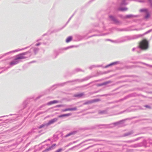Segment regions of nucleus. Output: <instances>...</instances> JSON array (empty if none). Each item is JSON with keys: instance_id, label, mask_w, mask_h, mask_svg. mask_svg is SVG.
Wrapping results in <instances>:
<instances>
[{"instance_id": "obj_1", "label": "nucleus", "mask_w": 152, "mask_h": 152, "mask_svg": "<svg viewBox=\"0 0 152 152\" xmlns=\"http://www.w3.org/2000/svg\"><path fill=\"white\" fill-rule=\"evenodd\" d=\"M148 46V41L145 39H144L140 42L139 47L143 50L147 49Z\"/></svg>"}, {"instance_id": "obj_20", "label": "nucleus", "mask_w": 152, "mask_h": 152, "mask_svg": "<svg viewBox=\"0 0 152 152\" xmlns=\"http://www.w3.org/2000/svg\"><path fill=\"white\" fill-rule=\"evenodd\" d=\"M146 107H148V106H146Z\"/></svg>"}, {"instance_id": "obj_18", "label": "nucleus", "mask_w": 152, "mask_h": 152, "mask_svg": "<svg viewBox=\"0 0 152 152\" xmlns=\"http://www.w3.org/2000/svg\"><path fill=\"white\" fill-rule=\"evenodd\" d=\"M56 145V144H53L51 147H50V148H52L53 147L55 146Z\"/></svg>"}, {"instance_id": "obj_17", "label": "nucleus", "mask_w": 152, "mask_h": 152, "mask_svg": "<svg viewBox=\"0 0 152 152\" xmlns=\"http://www.w3.org/2000/svg\"><path fill=\"white\" fill-rule=\"evenodd\" d=\"M51 148H50V147L49 148L47 149H45V151H48L50 150V149Z\"/></svg>"}, {"instance_id": "obj_8", "label": "nucleus", "mask_w": 152, "mask_h": 152, "mask_svg": "<svg viewBox=\"0 0 152 152\" xmlns=\"http://www.w3.org/2000/svg\"><path fill=\"white\" fill-rule=\"evenodd\" d=\"M76 133V132H72L69 133V134H67L66 135L65 137H67L70 136L72 134H75Z\"/></svg>"}, {"instance_id": "obj_11", "label": "nucleus", "mask_w": 152, "mask_h": 152, "mask_svg": "<svg viewBox=\"0 0 152 152\" xmlns=\"http://www.w3.org/2000/svg\"><path fill=\"white\" fill-rule=\"evenodd\" d=\"M83 95V94H76L75 95V96L77 97H80L82 96Z\"/></svg>"}, {"instance_id": "obj_4", "label": "nucleus", "mask_w": 152, "mask_h": 152, "mask_svg": "<svg viewBox=\"0 0 152 152\" xmlns=\"http://www.w3.org/2000/svg\"><path fill=\"white\" fill-rule=\"evenodd\" d=\"M19 61L15 59L13 61L11 62L10 63V65L11 66H13L17 64L18 63Z\"/></svg>"}, {"instance_id": "obj_5", "label": "nucleus", "mask_w": 152, "mask_h": 152, "mask_svg": "<svg viewBox=\"0 0 152 152\" xmlns=\"http://www.w3.org/2000/svg\"><path fill=\"white\" fill-rule=\"evenodd\" d=\"M26 57H24L23 55H19L17 56L15 58V59L17 60H18L22 59L25 58Z\"/></svg>"}, {"instance_id": "obj_14", "label": "nucleus", "mask_w": 152, "mask_h": 152, "mask_svg": "<svg viewBox=\"0 0 152 152\" xmlns=\"http://www.w3.org/2000/svg\"><path fill=\"white\" fill-rule=\"evenodd\" d=\"M127 10V8H120V10H121V11H126V10Z\"/></svg>"}, {"instance_id": "obj_10", "label": "nucleus", "mask_w": 152, "mask_h": 152, "mask_svg": "<svg viewBox=\"0 0 152 152\" xmlns=\"http://www.w3.org/2000/svg\"><path fill=\"white\" fill-rule=\"evenodd\" d=\"M109 83V82H105L104 83H102V84H99V86H103V85H106L108 83Z\"/></svg>"}, {"instance_id": "obj_16", "label": "nucleus", "mask_w": 152, "mask_h": 152, "mask_svg": "<svg viewBox=\"0 0 152 152\" xmlns=\"http://www.w3.org/2000/svg\"><path fill=\"white\" fill-rule=\"evenodd\" d=\"M116 64V62L113 63H112L110 64H109V66H110V65H113L115 64Z\"/></svg>"}, {"instance_id": "obj_19", "label": "nucleus", "mask_w": 152, "mask_h": 152, "mask_svg": "<svg viewBox=\"0 0 152 152\" xmlns=\"http://www.w3.org/2000/svg\"><path fill=\"white\" fill-rule=\"evenodd\" d=\"M40 45V44H39H39H36V46H38V45Z\"/></svg>"}, {"instance_id": "obj_3", "label": "nucleus", "mask_w": 152, "mask_h": 152, "mask_svg": "<svg viewBox=\"0 0 152 152\" xmlns=\"http://www.w3.org/2000/svg\"><path fill=\"white\" fill-rule=\"evenodd\" d=\"M77 108L76 107H75L73 108H67L65 109L62 110V112H65L68 111H75L76 110H77Z\"/></svg>"}, {"instance_id": "obj_13", "label": "nucleus", "mask_w": 152, "mask_h": 152, "mask_svg": "<svg viewBox=\"0 0 152 152\" xmlns=\"http://www.w3.org/2000/svg\"><path fill=\"white\" fill-rule=\"evenodd\" d=\"M62 150V148H59L56 150L55 152H61Z\"/></svg>"}, {"instance_id": "obj_2", "label": "nucleus", "mask_w": 152, "mask_h": 152, "mask_svg": "<svg viewBox=\"0 0 152 152\" xmlns=\"http://www.w3.org/2000/svg\"><path fill=\"white\" fill-rule=\"evenodd\" d=\"M57 118H55L51 120L49 122L46 124V126H48L51 124H52L54 122H56L57 121Z\"/></svg>"}, {"instance_id": "obj_12", "label": "nucleus", "mask_w": 152, "mask_h": 152, "mask_svg": "<svg viewBox=\"0 0 152 152\" xmlns=\"http://www.w3.org/2000/svg\"><path fill=\"white\" fill-rule=\"evenodd\" d=\"M45 125H46V124H43L42 125H40L39 127V129H41L42 128V127H44V126H45Z\"/></svg>"}, {"instance_id": "obj_7", "label": "nucleus", "mask_w": 152, "mask_h": 152, "mask_svg": "<svg viewBox=\"0 0 152 152\" xmlns=\"http://www.w3.org/2000/svg\"><path fill=\"white\" fill-rule=\"evenodd\" d=\"M58 102V101L56 100H54L50 101L48 103V105H51L54 104Z\"/></svg>"}, {"instance_id": "obj_15", "label": "nucleus", "mask_w": 152, "mask_h": 152, "mask_svg": "<svg viewBox=\"0 0 152 152\" xmlns=\"http://www.w3.org/2000/svg\"><path fill=\"white\" fill-rule=\"evenodd\" d=\"M150 16V15L149 14H147L146 15V16H145V18L146 19L148 18Z\"/></svg>"}, {"instance_id": "obj_9", "label": "nucleus", "mask_w": 152, "mask_h": 152, "mask_svg": "<svg viewBox=\"0 0 152 152\" xmlns=\"http://www.w3.org/2000/svg\"><path fill=\"white\" fill-rule=\"evenodd\" d=\"M72 39V37H68L66 40V42H68L71 41Z\"/></svg>"}, {"instance_id": "obj_6", "label": "nucleus", "mask_w": 152, "mask_h": 152, "mask_svg": "<svg viewBox=\"0 0 152 152\" xmlns=\"http://www.w3.org/2000/svg\"><path fill=\"white\" fill-rule=\"evenodd\" d=\"M71 115V114L70 113L63 114V115H60L58 116V117L61 118L62 117H65V116H68L70 115Z\"/></svg>"}]
</instances>
